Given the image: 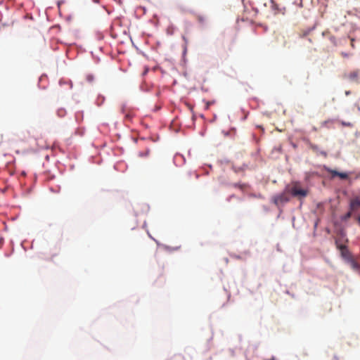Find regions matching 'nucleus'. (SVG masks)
<instances>
[{"label":"nucleus","instance_id":"1","mask_svg":"<svg viewBox=\"0 0 360 360\" xmlns=\"http://www.w3.org/2000/svg\"><path fill=\"white\" fill-rule=\"evenodd\" d=\"M335 243L337 249L339 250L340 252L341 257L342 258V259H344L345 262L347 263L349 261V259H352L353 257L351 252L348 250L347 246L343 245L340 242V239H336L335 240Z\"/></svg>","mask_w":360,"mask_h":360},{"label":"nucleus","instance_id":"2","mask_svg":"<svg viewBox=\"0 0 360 360\" xmlns=\"http://www.w3.org/2000/svg\"><path fill=\"white\" fill-rule=\"evenodd\" d=\"M289 194L290 193L288 192L285 191V188L282 193L276 194L272 198V202L278 207H280L290 201Z\"/></svg>","mask_w":360,"mask_h":360},{"label":"nucleus","instance_id":"3","mask_svg":"<svg viewBox=\"0 0 360 360\" xmlns=\"http://www.w3.org/2000/svg\"><path fill=\"white\" fill-rule=\"evenodd\" d=\"M285 191L288 192L292 197L304 198L307 196L308 191L306 189L298 187L297 186H285Z\"/></svg>","mask_w":360,"mask_h":360},{"label":"nucleus","instance_id":"4","mask_svg":"<svg viewBox=\"0 0 360 360\" xmlns=\"http://www.w3.org/2000/svg\"><path fill=\"white\" fill-rule=\"evenodd\" d=\"M324 169L326 172L331 174L333 178L338 176L340 179L345 180L347 179L349 177L348 173L347 172H338L326 166H324Z\"/></svg>","mask_w":360,"mask_h":360},{"label":"nucleus","instance_id":"5","mask_svg":"<svg viewBox=\"0 0 360 360\" xmlns=\"http://www.w3.org/2000/svg\"><path fill=\"white\" fill-rule=\"evenodd\" d=\"M360 207V198H356L354 200H351L349 203V209L352 211L356 210Z\"/></svg>","mask_w":360,"mask_h":360},{"label":"nucleus","instance_id":"6","mask_svg":"<svg viewBox=\"0 0 360 360\" xmlns=\"http://www.w3.org/2000/svg\"><path fill=\"white\" fill-rule=\"evenodd\" d=\"M347 264H349L353 269L360 270V264L353 257L349 259Z\"/></svg>","mask_w":360,"mask_h":360},{"label":"nucleus","instance_id":"7","mask_svg":"<svg viewBox=\"0 0 360 360\" xmlns=\"http://www.w3.org/2000/svg\"><path fill=\"white\" fill-rule=\"evenodd\" d=\"M248 165L244 163L240 167H236V166L233 165L232 169L236 173H238L240 172H242V171H244L245 169H246L248 168Z\"/></svg>","mask_w":360,"mask_h":360},{"label":"nucleus","instance_id":"8","mask_svg":"<svg viewBox=\"0 0 360 360\" xmlns=\"http://www.w3.org/2000/svg\"><path fill=\"white\" fill-rule=\"evenodd\" d=\"M352 210H350L349 212L345 213L344 215L341 216L340 217L341 221H346L347 219H349L352 217Z\"/></svg>","mask_w":360,"mask_h":360},{"label":"nucleus","instance_id":"9","mask_svg":"<svg viewBox=\"0 0 360 360\" xmlns=\"http://www.w3.org/2000/svg\"><path fill=\"white\" fill-rule=\"evenodd\" d=\"M358 74H359V72L358 70H356V71H354V72H352L349 74L348 75V77L350 80H354L357 78L358 77Z\"/></svg>","mask_w":360,"mask_h":360},{"label":"nucleus","instance_id":"10","mask_svg":"<svg viewBox=\"0 0 360 360\" xmlns=\"http://www.w3.org/2000/svg\"><path fill=\"white\" fill-rule=\"evenodd\" d=\"M311 149H312V150H314V151L319 152L321 155H323V156H325V157L327 155V153H326V151H324V150H321V151H319V146H316V145H311Z\"/></svg>","mask_w":360,"mask_h":360},{"label":"nucleus","instance_id":"11","mask_svg":"<svg viewBox=\"0 0 360 360\" xmlns=\"http://www.w3.org/2000/svg\"><path fill=\"white\" fill-rule=\"evenodd\" d=\"M338 235L340 236V237L341 238V239H345V241H348L347 238H346V233L345 231L343 230V229H340L338 232Z\"/></svg>","mask_w":360,"mask_h":360},{"label":"nucleus","instance_id":"12","mask_svg":"<svg viewBox=\"0 0 360 360\" xmlns=\"http://www.w3.org/2000/svg\"><path fill=\"white\" fill-rule=\"evenodd\" d=\"M66 111L63 108H60L57 110V114L59 117H63L65 115Z\"/></svg>","mask_w":360,"mask_h":360},{"label":"nucleus","instance_id":"13","mask_svg":"<svg viewBox=\"0 0 360 360\" xmlns=\"http://www.w3.org/2000/svg\"><path fill=\"white\" fill-rule=\"evenodd\" d=\"M198 20L201 25H204L205 23V18L202 15H198Z\"/></svg>","mask_w":360,"mask_h":360},{"label":"nucleus","instance_id":"14","mask_svg":"<svg viewBox=\"0 0 360 360\" xmlns=\"http://www.w3.org/2000/svg\"><path fill=\"white\" fill-rule=\"evenodd\" d=\"M233 186L236 188H239L241 190H243L245 188V187L246 186V184H240V183H235L233 184Z\"/></svg>","mask_w":360,"mask_h":360},{"label":"nucleus","instance_id":"15","mask_svg":"<svg viewBox=\"0 0 360 360\" xmlns=\"http://www.w3.org/2000/svg\"><path fill=\"white\" fill-rule=\"evenodd\" d=\"M64 84H70V89H72V82L70 80H68V81H64L63 79H60L59 81V84L60 85H63Z\"/></svg>","mask_w":360,"mask_h":360},{"label":"nucleus","instance_id":"16","mask_svg":"<svg viewBox=\"0 0 360 360\" xmlns=\"http://www.w3.org/2000/svg\"><path fill=\"white\" fill-rule=\"evenodd\" d=\"M75 133L82 136L84 134V129H77Z\"/></svg>","mask_w":360,"mask_h":360},{"label":"nucleus","instance_id":"17","mask_svg":"<svg viewBox=\"0 0 360 360\" xmlns=\"http://www.w3.org/2000/svg\"><path fill=\"white\" fill-rule=\"evenodd\" d=\"M333 122V120H326V121H323L322 123H321V126L322 127H328V124L330 123Z\"/></svg>","mask_w":360,"mask_h":360},{"label":"nucleus","instance_id":"18","mask_svg":"<svg viewBox=\"0 0 360 360\" xmlns=\"http://www.w3.org/2000/svg\"><path fill=\"white\" fill-rule=\"evenodd\" d=\"M315 29V26H313L311 27L308 28L307 30L304 31V34L307 35L309 34L312 30Z\"/></svg>","mask_w":360,"mask_h":360},{"label":"nucleus","instance_id":"19","mask_svg":"<svg viewBox=\"0 0 360 360\" xmlns=\"http://www.w3.org/2000/svg\"><path fill=\"white\" fill-rule=\"evenodd\" d=\"M94 79V77L92 75H88L86 77V80L89 82H91Z\"/></svg>","mask_w":360,"mask_h":360},{"label":"nucleus","instance_id":"20","mask_svg":"<svg viewBox=\"0 0 360 360\" xmlns=\"http://www.w3.org/2000/svg\"><path fill=\"white\" fill-rule=\"evenodd\" d=\"M342 124L343 126H347V127H350L352 125V124L350 122H344V121L342 122Z\"/></svg>","mask_w":360,"mask_h":360},{"label":"nucleus","instance_id":"21","mask_svg":"<svg viewBox=\"0 0 360 360\" xmlns=\"http://www.w3.org/2000/svg\"><path fill=\"white\" fill-rule=\"evenodd\" d=\"M147 233H148V236H149L151 239H153V240H155V241L156 242V243H157L158 245H159V243H158V241H157V240H155V239L152 236V235H150V233H149V231H147Z\"/></svg>","mask_w":360,"mask_h":360},{"label":"nucleus","instance_id":"22","mask_svg":"<svg viewBox=\"0 0 360 360\" xmlns=\"http://www.w3.org/2000/svg\"><path fill=\"white\" fill-rule=\"evenodd\" d=\"M351 46L352 48H354V38H351Z\"/></svg>","mask_w":360,"mask_h":360},{"label":"nucleus","instance_id":"23","mask_svg":"<svg viewBox=\"0 0 360 360\" xmlns=\"http://www.w3.org/2000/svg\"><path fill=\"white\" fill-rule=\"evenodd\" d=\"M125 117H126V119H127V120H130V119L131 118V116L129 114H127V115H125Z\"/></svg>","mask_w":360,"mask_h":360},{"label":"nucleus","instance_id":"24","mask_svg":"<svg viewBox=\"0 0 360 360\" xmlns=\"http://www.w3.org/2000/svg\"><path fill=\"white\" fill-rule=\"evenodd\" d=\"M178 157H179V158H181L184 159V160H185V159H184V156H182L181 155H176L175 156V158H177Z\"/></svg>","mask_w":360,"mask_h":360},{"label":"nucleus","instance_id":"25","mask_svg":"<svg viewBox=\"0 0 360 360\" xmlns=\"http://www.w3.org/2000/svg\"><path fill=\"white\" fill-rule=\"evenodd\" d=\"M222 132L224 133V134L226 136H229V131H223Z\"/></svg>","mask_w":360,"mask_h":360},{"label":"nucleus","instance_id":"26","mask_svg":"<svg viewBox=\"0 0 360 360\" xmlns=\"http://www.w3.org/2000/svg\"><path fill=\"white\" fill-rule=\"evenodd\" d=\"M63 3V1H58V6L60 7V5Z\"/></svg>","mask_w":360,"mask_h":360},{"label":"nucleus","instance_id":"27","mask_svg":"<svg viewBox=\"0 0 360 360\" xmlns=\"http://www.w3.org/2000/svg\"><path fill=\"white\" fill-rule=\"evenodd\" d=\"M350 94H351V91H345V95H346V96H348V95H349Z\"/></svg>","mask_w":360,"mask_h":360},{"label":"nucleus","instance_id":"28","mask_svg":"<svg viewBox=\"0 0 360 360\" xmlns=\"http://www.w3.org/2000/svg\"><path fill=\"white\" fill-rule=\"evenodd\" d=\"M298 6L299 7H302L303 6L302 1H300V2L298 4Z\"/></svg>","mask_w":360,"mask_h":360},{"label":"nucleus","instance_id":"29","mask_svg":"<svg viewBox=\"0 0 360 360\" xmlns=\"http://www.w3.org/2000/svg\"><path fill=\"white\" fill-rule=\"evenodd\" d=\"M233 257L236 259H240V257L239 255H233Z\"/></svg>","mask_w":360,"mask_h":360},{"label":"nucleus","instance_id":"30","mask_svg":"<svg viewBox=\"0 0 360 360\" xmlns=\"http://www.w3.org/2000/svg\"><path fill=\"white\" fill-rule=\"evenodd\" d=\"M342 55H343V56H345V57L348 56V54H347V53H342Z\"/></svg>","mask_w":360,"mask_h":360},{"label":"nucleus","instance_id":"31","mask_svg":"<svg viewBox=\"0 0 360 360\" xmlns=\"http://www.w3.org/2000/svg\"><path fill=\"white\" fill-rule=\"evenodd\" d=\"M183 39H184V41L186 43L187 42V39H186V38L185 37H183Z\"/></svg>","mask_w":360,"mask_h":360},{"label":"nucleus","instance_id":"32","mask_svg":"<svg viewBox=\"0 0 360 360\" xmlns=\"http://www.w3.org/2000/svg\"><path fill=\"white\" fill-rule=\"evenodd\" d=\"M312 130H313V131H316L317 130V129H316V127H314L312 128Z\"/></svg>","mask_w":360,"mask_h":360},{"label":"nucleus","instance_id":"33","mask_svg":"<svg viewBox=\"0 0 360 360\" xmlns=\"http://www.w3.org/2000/svg\"><path fill=\"white\" fill-rule=\"evenodd\" d=\"M355 105H356V106H357V109H358V110L359 111V110H360V107L359 106V105L355 104Z\"/></svg>","mask_w":360,"mask_h":360},{"label":"nucleus","instance_id":"34","mask_svg":"<svg viewBox=\"0 0 360 360\" xmlns=\"http://www.w3.org/2000/svg\"><path fill=\"white\" fill-rule=\"evenodd\" d=\"M233 197H234V195H231V196L229 197V198L228 199V200H230V198H233Z\"/></svg>","mask_w":360,"mask_h":360},{"label":"nucleus","instance_id":"35","mask_svg":"<svg viewBox=\"0 0 360 360\" xmlns=\"http://www.w3.org/2000/svg\"><path fill=\"white\" fill-rule=\"evenodd\" d=\"M146 221H145V222H144V224H143V227L144 228V227H146Z\"/></svg>","mask_w":360,"mask_h":360},{"label":"nucleus","instance_id":"36","mask_svg":"<svg viewBox=\"0 0 360 360\" xmlns=\"http://www.w3.org/2000/svg\"><path fill=\"white\" fill-rule=\"evenodd\" d=\"M43 77L44 76H41L40 78H39V81H41L42 79H43Z\"/></svg>","mask_w":360,"mask_h":360},{"label":"nucleus","instance_id":"37","mask_svg":"<svg viewBox=\"0 0 360 360\" xmlns=\"http://www.w3.org/2000/svg\"><path fill=\"white\" fill-rule=\"evenodd\" d=\"M358 221H359V224H360V216H359V218H358Z\"/></svg>","mask_w":360,"mask_h":360},{"label":"nucleus","instance_id":"38","mask_svg":"<svg viewBox=\"0 0 360 360\" xmlns=\"http://www.w3.org/2000/svg\"><path fill=\"white\" fill-rule=\"evenodd\" d=\"M186 48L184 49V53H186Z\"/></svg>","mask_w":360,"mask_h":360},{"label":"nucleus","instance_id":"39","mask_svg":"<svg viewBox=\"0 0 360 360\" xmlns=\"http://www.w3.org/2000/svg\"><path fill=\"white\" fill-rule=\"evenodd\" d=\"M148 153V151L146 152V155ZM145 155V153H143V156Z\"/></svg>","mask_w":360,"mask_h":360}]
</instances>
